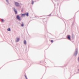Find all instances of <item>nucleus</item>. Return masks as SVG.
Masks as SVG:
<instances>
[{"instance_id":"obj_1","label":"nucleus","mask_w":79,"mask_h":79,"mask_svg":"<svg viewBox=\"0 0 79 79\" xmlns=\"http://www.w3.org/2000/svg\"><path fill=\"white\" fill-rule=\"evenodd\" d=\"M77 55V48L76 49V52L74 53V56H76Z\"/></svg>"},{"instance_id":"obj_2","label":"nucleus","mask_w":79,"mask_h":79,"mask_svg":"<svg viewBox=\"0 0 79 79\" xmlns=\"http://www.w3.org/2000/svg\"><path fill=\"white\" fill-rule=\"evenodd\" d=\"M15 5L16 6H19V3L16 2H15Z\"/></svg>"},{"instance_id":"obj_3","label":"nucleus","mask_w":79,"mask_h":79,"mask_svg":"<svg viewBox=\"0 0 79 79\" xmlns=\"http://www.w3.org/2000/svg\"><path fill=\"white\" fill-rule=\"evenodd\" d=\"M17 19H19L20 21L21 20V18L19 17V15H18L16 17Z\"/></svg>"},{"instance_id":"obj_4","label":"nucleus","mask_w":79,"mask_h":79,"mask_svg":"<svg viewBox=\"0 0 79 79\" xmlns=\"http://www.w3.org/2000/svg\"><path fill=\"white\" fill-rule=\"evenodd\" d=\"M14 10L15 12V14L16 15V14H17V11H16V10L15 8H14Z\"/></svg>"},{"instance_id":"obj_5","label":"nucleus","mask_w":79,"mask_h":79,"mask_svg":"<svg viewBox=\"0 0 79 79\" xmlns=\"http://www.w3.org/2000/svg\"><path fill=\"white\" fill-rule=\"evenodd\" d=\"M26 13L24 14H22V16H26Z\"/></svg>"},{"instance_id":"obj_6","label":"nucleus","mask_w":79,"mask_h":79,"mask_svg":"<svg viewBox=\"0 0 79 79\" xmlns=\"http://www.w3.org/2000/svg\"><path fill=\"white\" fill-rule=\"evenodd\" d=\"M24 44L25 45H26V41L25 40H24Z\"/></svg>"},{"instance_id":"obj_7","label":"nucleus","mask_w":79,"mask_h":79,"mask_svg":"<svg viewBox=\"0 0 79 79\" xmlns=\"http://www.w3.org/2000/svg\"><path fill=\"white\" fill-rule=\"evenodd\" d=\"M19 40V38H17V40H16L17 42H18Z\"/></svg>"},{"instance_id":"obj_8","label":"nucleus","mask_w":79,"mask_h":79,"mask_svg":"<svg viewBox=\"0 0 79 79\" xmlns=\"http://www.w3.org/2000/svg\"><path fill=\"white\" fill-rule=\"evenodd\" d=\"M68 39H69V40H70L71 38H70V36H68Z\"/></svg>"},{"instance_id":"obj_9","label":"nucleus","mask_w":79,"mask_h":79,"mask_svg":"<svg viewBox=\"0 0 79 79\" xmlns=\"http://www.w3.org/2000/svg\"><path fill=\"white\" fill-rule=\"evenodd\" d=\"M26 16H29V14H28V13H27Z\"/></svg>"},{"instance_id":"obj_10","label":"nucleus","mask_w":79,"mask_h":79,"mask_svg":"<svg viewBox=\"0 0 79 79\" xmlns=\"http://www.w3.org/2000/svg\"><path fill=\"white\" fill-rule=\"evenodd\" d=\"M7 31H10V28H8L7 29Z\"/></svg>"},{"instance_id":"obj_11","label":"nucleus","mask_w":79,"mask_h":79,"mask_svg":"<svg viewBox=\"0 0 79 79\" xmlns=\"http://www.w3.org/2000/svg\"><path fill=\"white\" fill-rule=\"evenodd\" d=\"M21 26H23V27L24 26V23H23V24L21 25Z\"/></svg>"},{"instance_id":"obj_12","label":"nucleus","mask_w":79,"mask_h":79,"mask_svg":"<svg viewBox=\"0 0 79 79\" xmlns=\"http://www.w3.org/2000/svg\"><path fill=\"white\" fill-rule=\"evenodd\" d=\"M2 22H4V20H3V19H2Z\"/></svg>"},{"instance_id":"obj_13","label":"nucleus","mask_w":79,"mask_h":79,"mask_svg":"<svg viewBox=\"0 0 79 79\" xmlns=\"http://www.w3.org/2000/svg\"><path fill=\"white\" fill-rule=\"evenodd\" d=\"M31 4L32 5H33L34 4V1H32L31 2Z\"/></svg>"},{"instance_id":"obj_14","label":"nucleus","mask_w":79,"mask_h":79,"mask_svg":"<svg viewBox=\"0 0 79 79\" xmlns=\"http://www.w3.org/2000/svg\"><path fill=\"white\" fill-rule=\"evenodd\" d=\"M25 77H26V79H27V77H26V75H25Z\"/></svg>"},{"instance_id":"obj_15","label":"nucleus","mask_w":79,"mask_h":79,"mask_svg":"<svg viewBox=\"0 0 79 79\" xmlns=\"http://www.w3.org/2000/svg\"><path fill=\"white\" fill-rule=\"evenodd\" d=\"M51 42H52V43H53V40H51Z\"/></svg>"},{"instance_id":"obj_16","label":"nucleus","mask_w":79,"mask_h":79,"mask_svg":"<svg viewBox=\"0 0 79 79\" xmlns=\"http://www.w3.org/2000/svg\"><path fill=\"white\" fill-rule=\"evenodd\" d=\"M78 61H79V57L78 58Z\"/></svg>"}]
</instances>
